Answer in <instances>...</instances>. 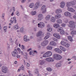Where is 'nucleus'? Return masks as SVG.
<instances>
[{
	"label": "nucleus",
	"instance_id": "obj_60",
	"mask_svg": "<svg viewBox=\"0 0 76 76\" xmlns=\"http://www.w3.org/2000/svg\"><path fill=\"white\" fill-rule=\"evenodd\" d=\"M72 58H73L74 59V60H76V56H73Z\"/></svg>",
	"mask_w": 76,
	"mask_h": 76
},
{
	"label": "nucleus",
	"instance_id": "obj_63",
	"mask_svg": "<svg viewBox=\"0 0 76 76\" xmlns=\"http://www.w3.org/2000/svg\"><path fill=\"white\" fill-rule=\"evenodd\" d=\"M34 31H37V28H34Z\"/></svg>",
	"mask_w": 76,
	"mask_h": 76
},
{
	"label": "nucleus",
	"instance_id": "obj_39",
	"mask_svg": "<svg viewBox=\"0 0 76 76\" xmlns=\"http://www.w3.org/2000/svg\"><path fill=\"white\" fill-rule=\"evenodd\" d=\"M71 34L74 35L76 34V31H73L71 32Z\"/></svg>",
	"mask_w": 76,
	"mask_h": 76
},
{
	"label": "nucleus",
	"instance_id": "obj_54",
	"mask_svg": "<svg viewBox=\"0 0 76 76\" xmlns=\"http://www.w3.org/2000/svg\"><path fill=\"white\" fill-rule=\"evenodd\" d=\"M60 7L61 8H63V7H64V5H60Z\"/></svg>",
	"mask_w": 76,
	"mask_h": 76
},
{
	"label": "nucleus",
	"instance_id": "obj_25",
	"mask_svg": "<svg viewBox=\"0 0 76 76\" xmlns=\"http://www.w3.org/2000/svg\"><path fill=\"white\" fill-rule=\"evenodd\" d=\"M61 63H58L56 65V66L57 67H61Z\"/></svg>",
	"mask_w": 76,
	"mask_h": 76
},
{
	"label": "nucleus",
	"instance_id": "obj_44",
	"mask_svg": "<svg viewBox=\"0 0 76 76\" xmlns=\"http://www.w3.org/2000/svg\"><path fill=\"white\" fill-rule=\"evenodd\" d=\"M24 31V28H23V27H22L20 29V31L21 32H23V31Z\"/></svg>",
	"mask_w": 76,
	"mask_h": 76
},
{
	"label": "nucleus",
	"instance_id": "obj_64",
	"mask_svg": "<svg viewBox=\"0 0 76 76\" xmlns=\"http://www.w3.org/2000/svg\"><path fill=\"white\" fill-rule=\"evenodd\" d=\"M73 18L74 19H76V15H74L73 17Z\"/></svg>",
	"mask_w": 76,
	"mask_h": 76
},
{
	"label": "nucleus",
	"instance_id": "obj_36",
	"mask_svg": "<svg viewBox=\"0 0 76 76\" xmlns=\"http://www.w3.org/2000/svg\"><path fill=\"white\" fill-rule=\"evenodd\" d=\"M60 48L62 50V51H66V49H65L62 46H61L60 47Z\"/></svg>",
	"mask_w": 76,
	"mask_h": 76
},
{
	"label": "nucleus",
	"instance_id": "obj_32",
	"mask_svg": "<svg viewBox=\"0 0 76 76\" xmlns=\"http://www.w3.org/2000/svg\"><path fill=\"white\" fill-rule=\"evenodd\" d=\"M31 15L33 16L34 15H36V11H32L31 13Z\"/></svg>",
	"mask_w": 76,
	"mask_h": 76
},
{
	"label": "nucleus",
	"instance_id": "obj_48",
	"mask_svg": "<svg viewBox=\"0 0 76 76\" xmlns=\"http://www.w3.org/2000/svg\"><path fill=\"white\" fill-rule=\"evenodd\" d=\"M16 14L17 15V16H19L20 15V14L18 11H17L16 12Z\"/></svg>",
	"mask_w": 76,
	"mask_h": 76
},
{
	"label": "nucleus",
	"instance_id": "obj_30",
	"mask_svg": "<svg viewBox=\"0 0 76 76\" xmlns=\"http://www.w3.org/2000/svg\"><path fill=\"white\" fill-rule=\"evenodd\" d=\"M34 4L33 3H31L29 5V7L30 8H33L34 7Z\"/></svg>",
	"mask_w": 76,
	"mask_h": 76
},
{
	"label": "nucleus",
	"instance_id": "obj_37",
	"mask_svg": "<svg viewBox=\"0 0 76 76\" xmlns=\"http://www.w3.org/2000/svg\"><path fill=\"white\" fill-rule=\"evenodd\" d=\"M47 70L49 72H51L52 71V69L50 68H47Z\"/></svg>",
	"mask_w": 76,
	"mask_h": 76
},
{
	"label": "nucleus",
	"instance_id": "obj_58",
	"mask_svg": "<svg viewBox=\"0 0 76 76\" xmlns=\"http://www.w3.org/2000/svg\"><path fill=\"white\" fill-rule=\"evenodd\" d=\"M25 1H26V0H22L21 1V2L22 3H25Z\"/></svg>",
	"mask_w": 76,
	"mask_h": 76
},
{
	"label": "nucleus",
	"instance_id": "obj_57",
	"mask_svg": "<svg viewBox=\"0 0 76 76\" xmlns=\"http://www.w3.org/2000/svg\"><path fill=\"white\" fill-rule=\"evenodd\" d=\"M10 23H13V22H14V20H10Z\"/></svg>",
	"mask_w": 76,
	"mask_h": 76
},
{
	"label": "nucleus",
	"instance_id": "obj_56",
	"mask_svg": "<svg viewBox=\"0 0 76 76\" xmlns=\"http://www.w3.org/2000/svg\"><path fill=\"white\" fill-rule=\"evenodd\" d=\"M10 42H13V40H12V38H10Z\"/></svg>",
	"mask_w": 76,
	"mask_h": 76
},
{
	"label": "nucleus",
	"instance_id": "obj_22",
	"mask_svg": "<svg viewBox=\"0 0 76 76\" xmlns=\"http://www.w3.org/2000/svg\"><path fill=\"white\" fill-rule=\"evenodd\" d=\"M55 12L56 13H61L62 11L61 9H59L56 10Z\"/></svg>",
	"mask_w": 76,
	"mask_h": 76
},
{
	"label": "nucleus",
	"instance_id": "obj_28",
	"mask_svg": "<svg viewBox=\"0 0 76 76\" xmlns=\"http://www.w3.org/2000/svg\"><path fill=\"white\" fill-rule=\"evenodd\" d=\"M45 19H51V15H47Z\"/></svg>",
	"mask_w": 76,
	"mask_h": 76
},
{
	"label": "nucleus",
	"instance_id": "obj_17",
	"mask_svg": "<svg viewBox=\"0 0 76 76\" xmlns=\"http://www.w3.org/2000/svg\"><path fill=\"white\" fill-rule=\"evenodd\" d=\"M65 15L66 16H70L71 14L70 12H65Z\"/></svg>",
	"mask_w": 76,
	"mask_h": 76
},
{
	"label": "nucleus",
	"instance_id": "obj_16",
	"mask_svg": "<svg viewBox=\"0 0 76 76\" xmlns=\"http://www.w3.org/2000/svg\"><path fill=\"white\" fill-rule=\"evenodd\" d=\"M68 10L72 12H75V10L72 9V7H68L67 8Z\"/></svg>",
	"mask_w": 76,
	"mask_h": 76
},
{
	"label": "nucleus",
	"instance_id": "obj_40",
	"mask_svg": "<svg viewBox=\"0 0 76 76\" xmlns=\"http://www.w3.org/2000/svg\"><path fill=\"white\" fill-rule=\"evenodd\" d=\"M61 22L62 21L61 19H58L57 21V23H61Z\"/></svg>",
	"mask_w": 76,
	"mask_h": 76
},
{
	"label": "nucleus",
	"instance_id": "obj_8",
	"mask_svg": "<svg viewBox=\"0 0 76 76\" xmlns=\"http://www.w3.org/2000/svg\"><path fill=\"white\" fill-rule=\"evenodd\" d=\"M41 11H42V13H45L46 12V8L45 6L43 5L41 8Z\"/></svg>",
	"mask_w": 76,
	"mask_h": 76
},
{
	"label": "nucleus",
	"instance_id": "obj_18",
	"mask_svg": "<svg viewBox=\"0 0 76 76\" xmlns=\"http://www.w3.org/2000/svg\"><path fill=\"white\" fill-rule=\"evenodd\" d=\"M50 45H53V46H55L56 45V43L54 41L50 42Z\"/></svg>",
	"mask_w": 76,
	"mask_h": 76
},
{
	"label": "nucleus",
	"instance_id": "obj_42",
	"mask_svg": "<svg viewBox=\"0 0 76 76\" xmlns=\"http://www.w3.org/2000/svg\"><path fill=\"white\" fill-rule=\"evenodd\" d=\"M20 68L21 70H24L25 69V68H24V66L23 65H22L21 67H20Z\"/></svg>",
	"mask_w": 76,
	"mask_h": 76
},
{
	"label": "nucleus",
	"instance_id": "obj_27",
	"mask_svg": "<svg viewBox=\"0 0 76 76\" xmlns=\"http://www.w3.org/2000/svg\"><path fill=\"white\" fill-rule=\"evenodd\" d=\"M55 17L56 19H58V18H60L61 16H60V15L58 14L56 15Z\"/></svg>",
	"mask_w": 76,
	"mask_h": 76
},
{
	"label": "nucleus",
	"instance_id": "obj_7",
	"mask_svg": "<svg viewBox=\"0 0 76 76\" xmlns=\"http://www.w3.org/2000/svg\"><path fill=\"white\" fill-rule=\"evenodd\" d=\"M35 6L33 9L34 10L37 9L40 6V2H37L35 4Z\"/></svg>",
	"mask_w": 76,
	"mask_h": 76
},
{
	"label": "nucleus",
	"instance_id": "obj_29",
	"mask_svg": "<svg viewBox=\"0 0 76 76\" xmlns=\"http://www.w3.org/2000/svg\"><path fill=\"white\" fill-rule=\"evenodd\" d=\"M47 48L48 50H51L53 49V47L50 46H48L47 47Z\"/></svg>",
	"mask_w": 76,
	"mask_h": 76
},
{
	"label": "nucleus",
	"instance_id": "obj_46",
	"mask_svg": "<svg viewBox=\"0 0 76 76\" xmlns=\"http://www.w3.org/2000/svg\"><path fill=\"white\" fill-rule=\"evenodd\" d=\"M61 26L62 27H65L66 26V24L64 23H62L61 24Z\"/></svg>",
	"mask_w": 76,
	"mask_h": 76
},
{
	"label": "nucleus",
	"instance_id": "obj_38",
	"mask_svg": "<svg viewBox=\"0 0 76 76\" xmlns=\"http://www.w3.org/2000/svg\"><path fill=\"white\" fill-rule=\"evenodd\" d=\"M68 39L70 41H72V38L71 36H68Z\"/></svg>",
	"mask_w": 76,
	"mask_h": 76
},
{
	"label": "nucleus",
	"instance_id": "obj_23",
	"mask_svg": "<svg viewBox=\"0 0 76 76\" xmlns=\"http://www.w3.org/2000/svg\"><path fill=\"white\" fill-rule=\"evenodd\" d=\"M13 28L15 30H17V29H20V28H19L18 26H13Z\"/></svg>",
	"mask_w": 76,
	"mask_h": 76
},
{
	"label": "nucleus",
	"instance_id": "obj_43",
	"mask_svg": "<svg viewBox=\"0 0 76 76\" xmlns=\"http://www.w3.org/2000/svg\"><path fill=\"white\" fill-rule=\"evenodd\" d=\"M38 72V69H35V73H36V74H38L39 73Z\"/></svg>",
	"mask_w": 76,
	"mask_h": 76
},
{
	"label": "nucleus",
	"instance_id": "obj_10",
	"mask_svg": "<svg viewBox=\"0 0 76 76\" xmlns=\"http://www.w3.org/2000/svg\"><path fill=\"white\" fill-rule=\"evenodd\" d=\"M54 51H55V52H56V53H62L61 50L58 48L54 49Z\"/></svg>",
	"mask_w": 76,
	"mask_h": 76
},
{
	"label": "nucleus",
	"instance_id": "obj_52",
	"mask_svg": "<svg viewBox=\"0 0 76 76\" xmlns=\"http://www.w3.org/2000/svg\"><path fill=\"white\" fill-rule=\"evenodd\" d=\"M21 48H23V49H25V46L23 45H21Z\"/></svg>",
	"mask_w": 76,
	"mask_h": 76
},
{
	"label": "nucleus",
	"instance_id": "obj_6",
	"mask_svg": "<svg viewBox=\"0 0 76 76\" xmlns=\"http://www.w3.org/2000/svg\"><path fill=\"white\" fill-rule=\"evenodd\" d=\"M48 40H45L41 43V45L43 47H45L48 44Z\"/></svg>",
	"mask_w": 76,
	"mask_h": 76
},
{
	"label": "nucleus",
	"instance_id": "obj_50",
	"mask_svg": "<svg viewBox=\"0 0 76 76\" xmlns=\"http://www.w3.org/2000/svg\"><path fill=\"white\" fill-rule=\"evenodd\" d=\"M17 50L19 51V52H20H20L21 51V50H20V49L19 48H17Z\"/></svg>",
	"mask_w": 76,
	"mask_h": 76
},
{
	"label": "nucleus",
	"instance_id": "obj_1",
	"mask_svg": "<svg viewBox=\"0 0 76 76\" xmlns=\"http://www.w3.org/2000/svg\"><path fill=\"white\" fill-rule=\"evenodd\" d=\"M12 57H14L16 58H20V56L18 55L17 53V50L15 49L14 51L12 53Z\"/></svg>",
	"mask_w": 76,
	"mask_h": 76
},
{
	"label": "nucleus",
	"instance_id": "obj_14",
	"mask_svg": "<svg viewBox=\"0 0 76 76\" xmlns=\"http://www.w3.org/2000/svg\"><path fill=\"white\" fill-rule=\"evenodd\" d=\"M23 40L25 42H27V41H29V39L28 38V37L26 36H25L24 37Z\"/></svg>",
	"mask_w": 76,
	"mask_h": 76
},
{
	"label": "nucleus",
	"instance_id": "obj_11",
	"mask_svg": "<svg viewBox=\"0 0 76 76\" xmlns=\"http://www.w3.org/2000/svg\"><path fill=\"white\" fill-rule=\"evenodd\" d=\"M35 53H37V50H31V51H30L29 54L30 55H31L32 56H34L35 55Z\"/></svg>",
	"mask_w": 76,
	"mask_h": 76
},
{
	"label": "nucleus",
	"instance_id": "obj_51",
	"mask_svg": "<svg viewBox=\"0 0 76 76\" xmlns=\"http://www.w3.org/2000/svg\"><path fill=\"white\" fill-rule=\"evenodd\" d=\"M50 21L52 22H55V21H56V20H55V19H51Z\"/></svg>",
	"mask_w": 76,
	"mask_h": 76
},
{
	"label": "nucleus",
	"instance_id": "obj_41",
	"mask_svg": "<svg viewBox=\"0 0 76 76\" xmlns=\"http://www.w3.org/2000/svg\"><path fill=\"white\" fill-rule=\"evenodd\" d=\"M49 37H50V36L49 35H47L44 37V39H48Z\"/></svg>",
	"mask_w": 76,
	"mask_h": 76
},
{
	"label": "nucleus",
	"instance_id": "obj_26",
	"mask_svg": "<svg viewBox=\"0 0 76 76\" xmlns=\"http://www.w3.org/2000/svg\"><path fill=\"white\" fill-rule=\"evenodd\" d=\"M66 6L68 7H69V6H72L70 2H68L66 3Z\"/></svg>",
	"mask_w": 76,
	"mask_h": 76
},
{
	"label": "nucleus",
	"instance_id": "obj_45",
	"mask_svg": "<svg viewBox=\"0 0 76 76\" xmlns=\"http://www.w3.org/2000/svg\"><path fill=\"white\" fill-rule=\"evenodd\" d=\"M61 4L62 5H63L64 6H65V2L64 1L61 2Z\"/></svg>",
	"mask_w": 76,
	"mask_h": 76
},
{
	"label": "nucleus",
	"instance_id": "obj_31",
	"mask_svg": "<svg viewBox=\"0 0 76 76\" xmlns=\"http://www.w3.org/2000/svg\"><path fill=\"white\" fill-rule=\"evenodd\" d=\"M47 31L48 32H51L52 31V28L51 27H48L47 29Z\"/></svg>",
	"mask_w": 76,
	"mask_h": 76
},
{
	"label": "nucleus",
	"instance_id": "obj_62",
	"mask_svg": "<svg viewBox=\"0 0 76 76\" xmlns=\"http://www.w3.org/2000/svg\"><path fill=\"white\" fill-rule=\"evenodd\" d=\"M20 70H21V69H20V68H19L18 69V72H20Z\"/></svg>",
	"mask_w": 76,
	"mask_h": 76
},
{
	"label": "nucleus",
	"instance_id": "obj_12",
	"mask_svg": "<svg viewBox=\"0 0 76 76\" xmlns=\"http://www.w3.org/2000/svg\"><path fill=\"white\" fill-rule=\"evenodd\" d=\"M69 24L68 25L69 27H72V26L75 25H73V23H74V21H70L69 22Z\"/></svg>",
	"mask_w": 76,
	"mask_h": 76
},
{
	"label": "nucleus",
	"instance_id": "obj_9",
	"mask_svg": "<svg viewBox=\"0 0 76 76\" xmlns=\"http://www.w3.org/2000/svg\"><path fill=\"white\" fill-rule=\"evenodd\" d=\"M58 32H60V33L61 34H64V30L62 29V28H58L57 30Z\"/></svg>",
	"mask_w": 76,
	"mask_h": 76
},
{
	"label": "nucleus",
	"instance_id": "obj_33",
	"mask_svg": "<svg viewBox=\"0 0 76 76\" xmlns=\"http://www.w3.org/2000/svg\"><path fill=\"white\" fill-rule=\"evenodd\" d=\"M75 25H74L72 26H71V28H70V31H73L74 30L75 28Z\"/></svg>",
	"mask_w": 76,
	"mask_h": 76
},
{
	"label": "nucleus",
	"instance_id": "obj_61",
	"mask_svg": "<svg viewBox=\"0 0 76 76\" xmlns=\"http://www.w3.org/2000/svg\"><path fill=\"white\" fill-rule=\"evenodd\" d=\"M21 55H24V53H23V51H21Z\"/></svg>",
	"mask_w": 76,
	"mask_h": 76
},
{
	"label": "nucleus",
	"instance_id": "obj_59",
	"mask_svg": "<svg viewBox=\"0 0 76 76\" xmlns=\"http://www.w3.org/2000/svg\"><path fill=\"white\" fill-rule=\"evenodd\" d=\"M4 15H5L4 14H2V16H1L2 18H4Z\"/></svg>",
	"mask_w": 76,
	"mask_h": 76
},
{
	"label": "nucleus",
	"instance_id": "obj_53",
	"mask_svg": "<svg viewBox=\"0 0 76 76\" xmlns=\"http://www.w3.org/2000/svg\"><path fill=\"white\" fill-rule=\"evenodd\" d=\"M32 23H35L37 22L36 21H35L34 20H33L32 21Z\"/></svg>",
	"mask_w": 76,
	"mask_h": 76
},
{
	"label": "nucleus",
	"instance_id": "obj_49",
	"mask_svg": "<svg viewBox=\"0 0 76 76\" xmlns=\"http://www.w3.org/2000/svg\"><path fill=\"white\" fill-rule=\"evenodd\" d=\"M64 22L65 23H67L69 22V20L67 19H65L64 20Z\"/></svg>",
	"mask_w": 76,
	"mask_h": 76
},
{
	"label": "nucleus",
	"instance_id": "obj_3",
	"mask_svg": "<svg viewBox=\"0 0 76 76\" xmlns=\"http://www.w3.org/2000/svg\"><path fill=\"white\" fill-rule=\"evenodd\" d=\"M52 55V53L50 51H48L45 53L43 56V57H48Z\"/></svg>",
	"mask_w": 76,
	"mask_h": 76
},
{
	"label": "nucleus",
	"instance_id": "obj_34",
	"mask_svg": "<svg viewBox=\"0 0 76 76\" xmlns=\"http://www.w3.org/2000/svg\"><path fill=\"white\" fill-rule=\"evenodd\" d=\"M38 16L39 18V19H41V18H42L43 15L42 14H40L38 15Z\"/></svg>",
	"mask_w": 76,
	"mask_h": 76
},
{
	"label": "nucleus",
	"instance_id": "obj_55",
	"mask_svg": "<svg viewBox=\"0 0 76 76\" xmlns=\"http://www.w3.org/2000/svg\"><path fill=\"white\" fill-rule=\"evenodd\" d=\"M14 20L15 23H16V22H17V20Z\"/></svg>",
	"mask_w": 76,
	"mask_h": 76
},
{
	"label": "nucleus",
	"instance_id": "obj_24",
	"mask_svg": "<svg viewBox=\"0 0 76 76\" xmlns=\"http://www.w3.org/2000/svg\"><path fill=\"white\" fill-rule=\"evenodd\" d=\"M53 26L56 28H57L60 26V25L58 24H55L53 25Z\"/></svg>",
	"mask_w": 76,
	"mask_h": 76
},
{
	"label": "nucleus",
	"instance_id": "obj_35",
	"mask_svg": "<svg viewBox=\"0 0 76 76\" xmlns=\"http://www.w3.org/2000/svg\"><path fill=\"white\" fill-rule=\"evenodd\" d=\"M40 63V64H41V65L42 64H44V63H45V61H42V60L40 61H39Z\"/></svg>",
	"mask_w": 76,
	"mask_h": 76
},
{
	"label": "nucleus",
	"instance_id": "obj_19",
	"mask_svg": "<svg viewBox=\"0 0 76 76\" xmlns=\"http://www.w3.org/2000/svg\"><path fill=\"white\" fill-rule=\"evenodd\" d=\"M46 60L48 61H49V62H51V61H54V60L52 59L51 58H46Z\"/></svg>",
	"mask_w": 76,
	"mask_h": 76
},
{
	"label": "nucleus",
	"instance_id": "obj_20",
	"mask_svg": "<svg viewBox=\"0 0 76 76\" xmlns=\"http://www.w3.org/2000/svg\"><path fill=\"white\" fill-rule=\"evenodd\" d=\"M42 32L41 31H39L38 32V33L37 34L36 36L37 37H39L40 36H41V35L42 34Z\"/></svg>",
	"mask_w": 76,
	"mask_h": 76
},
{
	"label": "nucleus",
	"instance_id": "obj_21",
	"mask_svg": "<svg viewBox=\"0 0 76 76\" xmlns=\"http://www.w3.org/2000/svg\"><path fill=\"white\" fill-rule=\"evenodd\" d=\"M71 6H74L76 4V0H74L73 1H70Z\"/></svg>",
	"mask_w": 76,
	"mask_h": 76
},
{
	"label": "nucleus",
	"instance_id": "obj_2",
	"mask_svg": "<svg viewBox=\"0 0 76 76\" xmlns=\"http://www.w3.org/2000/svg\"><path fill=\"white\" fill-rule=\"evenodd\" d=\"M53 57L54 60H60L62 58V57L61 56L57 54H54Z\"/></svg>",
	"mask_w": 76,
	"mask_h": 76
},
{
	"label": "nucleus",
	"instance_id": "obj_47",
	"mask_svg": "<svg viewBox=\"0 0 76 76\" xmlns=\"http://www.w3.org/2000/svg\"><path fill=\"white\" fill-rule=\"evenodd\" d=\"M4 31H5L6 32L7 30V26H4Z\"/></svg>",
	"mask_w": 76,
	"mask_h": 76
},
{
	"label": "nucleus",
	"instance_id": "obj_13",
	"mask_svg": "<svg viewBox=\"0 0 76 76\" xmlns=\"http://www.w3.org/2000/svg\"><path fill=\"white\" fill-rule=\"evenodd\" d=\"M38 27L40 28H43V27H44V24L42 22H41L38 24Z\"/></svg>",
	"mask_w": 76,
	"mask_h": 76
},
{
	"label": "nucleus",
	"instance_id": "obj_15",
	"mask_svg": "<svg viewBox=\"0 0 76 76\" xmlns=\"http://www.w3.org/2000/svg\"><path fill=\"white\" fill-rule=\"evenodd\" d=\"M54 37H56L58 38V39H59L60 38V36L59 35V34H57V33H55L53 35Z\"/></svg>",
	"mask_w": 76,
	"mask_h": 76
},
{
	"label": "nucleus",
	"instance_id": "obj_5",
	"mask_svg": "<svg viewBox=\"0 0 76 76\" xmlns=\"http://www.w3.org/2000/svg\"><path fill=\"white\" fill-rule=\"evenodd\" d=\"M2 71L4 73H7V68L6 66H3L2 67Z\"/></svg>",
	"mask_w": 76,
	"mask_h": 76
},
{
	"label": "nucleus",
	"instance_id": "obj_4",
	"mask_svg": "<svg viewBox=\"0 0 76 76\" xmlns=\"http://www.w3.org/2000/svg\"><path fill=\"white\" fill-rule=\"evenodd\" d=\"M61 44L62 45H63L64 46V47H66L67 48L69 47L70 46V45L69 43H66L63 41H62L61 42Z\"/></svg>",
	"mask_w": 76,
	"mask_h": 76
}]
</instances>
